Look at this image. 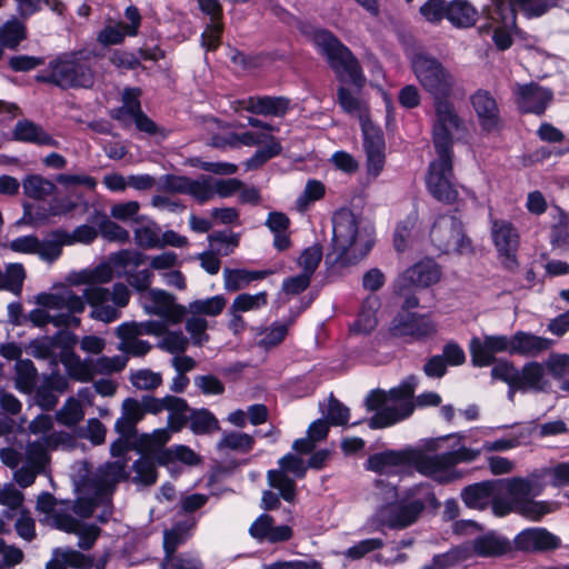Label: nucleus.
Wrapping results in <instances>:
<instances>
[{
	"mask_svg": "<svg viewBox=\"0 0 569 569\" xmlns=\"http://www.w3.org/2000/svg\"><path fill=\"white\" fill-rule=\"evenodd\" d=\"M27 32L23 23L11 19L0 27V46L14 49L26 39Z\"/></svg>",
	"mask_w": 569,
	"mask_h": 569,
	"instance_id": "obj_45",
	"label": "nucleus"
},
{
	"mask_svg": "<svg viewBox=\"0 0 569 569\" xmlns=\"http://www.w3.org/2000/svg\"><path fill=\"white\" fill-rule=\"evenodd\" d=\"M264 148L258 150L252 158L246 161L244 166L247 170L260 168L270 158L281 152V146L273 137L264 142Z\"/></svg>",
	"mask_w": 569,
	"mask_h": 569,
	"instance_id": "obj_55",
	"label": "nucleus"
},
{
	"mask_svg": "<svg viewBox=\"0 0 569 569\" xmlns=\"http://www.w3.org/2000/svg\"><path fill=\"white\" fill-rule=\"evenodd\" d=\"M408 458L418 472L438 482L447 483L461 478V473L452 469L447 452L430 455L423 450H409Z\"/></svg>",
	"mask_w": 569,
	"mask_h": 569,
	"instance_id": "obj_9",
	"label": "nucleus"
},
{
	"mask_svg": "<svg viewBox=\"0 0 569 569\" xmlns=\"http://www.w3.org/2000/svg\"><path fill=\"white\" fill-rule=\"evenodd\" d=\"M192 525L177 523L169 530L164 531L163 547L166 551V560H172L177 547L186 540Z\"/></svg>",
	"mask_w": 569,
	"mask_h": 569,
	"instance_id": "obj_48",
	"label": "nucleus"
},
{
	"mask_svg": "<svg viewBox=\"0 0 569 569\" xmlns=\"http://www.w3.org/2000/svg\"><path fill=\"white\" fill-rule=\"evenodd\" d=\"M201 177L191 179L187 176L167 174L161 178L160 189L164 192L183 193L200 202Z\"/></svg>",
	"mask_w": 569,
	"mask_h": 569,
	"instance_id": "obj_34",
	"label": "nucleus"
},
{
	"mask_svg": "<svg viewBox=\"0 0 569 569\" xmlns=\"http://www.w3.org/2000/svg\"><path fill=\"white\" fill-rule=\"evenodd\" d=\"M543 377V368L538 362H530L522 368L519 373V381H517V389L538 388L540 380Z\"/></svg>",
	"mask_w": 569,
	"mask_h": 569,
	"instance_id": "obj_61",
	"label": "nucleus"
},
{
	"mask_svg": "<svg viewBox=\"0 0 569 569\" xmlns=\"http://www.w3.org/2000/svg\"><path fill=\"white\" fill-rule=\"evenodd\" d=\"M117 338L120 340L118 350L126 356L144 357L150 352L152 346L140 337L143 332L136 321L123 322L116 328Z\"/></svg>",
	"mask_w": 569,
	"mask_h": 569,
	"instance_id": "obj_20",
	"label": "nucleus"
},
{
	"mask_svg": "<svg viewBox=\"0 0 569 569\" xmlns=\"http://www.w3.org/2000/svg\"><path fill=\"white\" fill-rule=\"evenodd\" d=\"M288 335V327L286 325H274L262 329L259 332L258 347L263 350H270L279 346Z\"/></svg>",
	"mask_w": 569,
	"mask_h": 569,
	"instance_id": "obj_50",
	"label": "nucleus"
},
{
	"mask_svg": "<svg viewBox=\"0 0 569 569\" xmlns=\"http://www.w3.org/2000/svg\"><path fill=\"white\" fill-rule=\"evenodd\" d=\"M516 511L528 519L537 521L543 516L550 513L552 511V507L547 501H538L531 497L529 500L519 505L516 508Z\"/></svg>",
	"mask_w": 569,
	"mask_h": 569,
	"instance_id": "obj_60",
	"label": "nucleus"
},
{
	"mask_svg": "<svg viewBox=\"0 0 569 569\" xmlns=\"http://www.w3.org/2000/svg\"><path fill=\"white\" fill-rule=\"evenodd\" d=\"M53 556L59 557L64 566L74 569H90L93 566V558L73 549H56Z\"/></svg>",
	"mask_w": 569,
	"mask_h": 569,
	"instance_id": "obj_54",
	"label": "nucleus"
},
{
	"mask_svg": "<svg viewBox=\"0 0 569 569\" xmlns=\"http://www.w3.org/2000/svg\"><path fill=\"white\" fill-rule=\"evenodd\" d=\"M139 91L127 90L126 91V106L130 112V117L133 118L137 128L148 134H160L166 137V131L159 128L150 118L144 114L140 109V102L137 99Z\"/></svg>",
	"mask_w": 569,
	"mask_h": 569,
	"instance_id": "obj_35",
	"label": "nucleus"
},
{
	"mask_svg": "<svg viewBox=\"0 0 569 569\" xmlns=\"http://www.w3.org/2000/svg\"><path fill=\"white\" fill-rule=\"evenodd\" d=\"M473 551L482 557H497L511 550V543L493 533L485 535L473 540Z\"/></svg>",
	"mask_w": 569,
	"mask_h": 569,
	"instance_id": "obj_36",
	"label": "nucleus"
},
{
	"mask_svg": "<svg viewBox=\"0 0 569 569\" xmlns=\"http://www.w3.org/2000/svg\"><path fill=\"white\" fill-rule=\"evenodd\" d=\"M279 469L268 471V483L279 491L282 499L293 503L296 501V482L288 473L302 478L306 475L307 467L302 458L291 453L279 460Z\"/></svg>",
	"mask_w": 569,
	"mask_h": 569,
	"instance_id": "obj_10",
	"label": "nucleus"
},
{
	"mask_svg": "<svg viewBox=\"0 0 569 569\" xmlns=\"http://www.w3.org/2000/svg\"><path fill=\"white\" fill-rule=\"evenodd\" d=\"M471 101L481 128L488 132L497 130L500 114L495 98L488 91L479 90L472 96Z\"/></svg>",
	"mask_w": 569,
	"mask_h": 569,
	"instance_id": "obj_26",
	"label": "nucleus"
},
{
	"mask_svg": "<svg viewBox=\"0 0 569 569\" xmlns=\"http://www.w3.org/2000/svg\"><path fill=\"white\" fill-rule=\"evenodd\" d=\"M130 381L140 390H153L161 385L162 377L149 369H141L131 375Z\"/></svg>",
	"mask_w": 569,
	"mask_h": 569,
	"instance_id": "obj_63",
	"label": "nucleus"
},
{
	"mask_svg": "<svg viewBox=\"0 0 569 569\" xmlns=\"http://www.w3.org/2000/svg\"><path fill=\"white\" fill-rule=\"evenodd\" d=\"M390 332L393 337L412 336L416 338L429 337L436 332L435 325L423 317L399 316L391 323Z\"/></svg>",
	"mask_w": 569,
	"mask_h": 569,
	"instance_id": "obj_27",
	"label": "nucleus"
},
{
	"mask_svg": "<svg viewBox=\"0 0 569 569\" xmlns=\"http://www.w3.org/2000/svg\"><path fill=\"white\" fill-rule=\"evenodd\" d=\"M114 277L113 268L109 260L99 263L94 268L84 269L73 273L69 278V282L73 286L87 284L83 290V297L88 305L92 308L91 318L110 323L120 318L118 310L108 305L110 290L100 284L109 283Z\"/></svg>",
	"mask_w": 569,
	"mask_h": 569,
	"instance_id": "obj_3",
	"label": "nucleus"
},
{
	"mask_svg": "<svg viewBox=\"0 0 569 569\" xmlns=\"http://www.w3.org/2000/svg\"><path fill=\"white\" fill-rule=\"evenodd\" d=\"M254 443L252 436L243 432H228L223 435L219 442L220 449H231L241 452H248Z\"/></svg>",
	"mask_w": 569,
	"mask_h": 569,
	"instance_id": "obj_56",
	"label": "nucleus"
},
{
	"mask_svg": "<svg viewBox=\"0 0 569 569\" xmlns=\"http://www.w3.org/2000/svg\"><path fill=\"white\" fill-rule=\"evenodd\" d=\"M223 278L226 290L234 292L248 286L251 281L254 280L256 277L246 270L226 269L223 272Z\"/></svg>",
	"mask_w": 569,
	"mask_h": 569,
	"instance_id": "obj_62",
	"label": "nucleus"
},
{
	"mask_svg": "<svg viewBox=\"0 0 569 569\" xmlns=\"http://www.w3.org/2000/svg\"><path fill=\"white\" fill-rule=\"evenodd\" d=\"M93 362L94 375H110L121 371L128 362L127 356L101 357Z\"/></svg>",
	"mask_w": 569,
	"mask_h": 569,
	"instance_id": "obj_64",
	"label": "nucleus"
},
{
	"mask_svg": "<svg viewBox=\"0 0 569 569\" xmlns=\"http://www.w3.org/2000/svg\"><path fill=\"white\" fill-rule=\"evenodd\" d=\"M71 441L69 433L64 431H54L49 433L42 440H37L27 443L24 449L26 465L43 472L50 462L49 450L57 449L61 445H67Z\"/></svg>",
	"mask_w": 569,
	"mask_h": 569,
	"instance_id": "obj_13",
	"label": "nucleus"
},
{
	"mask_svg": "<svg viewBox=\"0 0 569 569\" xmlns=\"http://www.w3.org/2000/svg\"><path fill=\"white\" fill-rule=\"evenodd\" d=\"M267 303V293L259 292L257 295L241 293L239 295L231 306V311L236 312H248L257 310Z\"/></svg>",
	"mask_w": 569,
	"mask_h": 569,
	"instance_id": "obj_58",
	"label": "nucleus"
},
{
	"mask_svg": "<svg viewBox=\"0 0 569 569\" xmlns=\"http://www.w3.org/2000/svg\"><path fill=\"white\" fill-rule=\"evenodd\" d=\"M425 505L415 500L407 505L386 506L378 511V519L390 528H405L417 520Z\"/></svg>",
	"mask_w": 569,
	"mask_h": 569,
	"instance_id": "obj_22",
	"label": "nucleus"
},
{
	"mask_svg": "<svg viewBox=\"0 0 569 569\" xmlns=\"http://www.w3.org/2000/svg\"><path fill=\"white\" fill-rule=\"evenodd\" d=\"M249 533L257 540H266L270 543L288 541L293 536L291 527L286 525L274 526L273 518L269 515L258 517L250 526Z\"/></svg>",
	"mask_w": 569,
	"mask_h": 569,
	"instance_id": "obj_25",
	"label": "nucleus"
},
{
	"mask_svg": "<svg viewBox=\"0 0 569 569\" xmlns=\"http://www.w3.org/2000/svg\"><path fill=\"white\" fill-rule=\"evenodd\" d=\"M509 338L505 336L476 337L470 342L471 360L475 366L486 367L495 362V353L509 352Z\"/></svg>",
	"mask_w": 569,
	"mask_h": 569,
	"instance_id": "obj_19",
	"label": "nucleus"
},
{
	"mask_svg": "<svg viewBox=\"0 0 569 569\" xmlns=\"http://www.w3.org/2000/svg\"><path fill=\"white\" fill-rule=\"evenodd\" d=\"M157 347L171 355L183 353L189 347V339L182 331L169 330L162 339L159 340Z\"/></svg>",
	"mask_w": 569,
	"mask_h": 569,
	"instance_id": "obj_52",
	"label": "nucleus"
},
{
	"mask_svg": "<svg viewBox=\"0 0 569 569\" xmlns=\"http://www.w3.org/2000/svg\"><path fill=\"white\" fill-rule=\"evenodd\" d=\"M476 9L465 0H456L448 4L447 19L460 28H468L477 21Z\"/></svg>",
	"mask_w": 569,
	"mask_h": 569,
	"instance_id": "obj_40",
	"label": "nucleus"
},
{
	"mask_svg": "<svg viewBox=\"0 0 569 569\" xmlns=\"http://www.w3.org/2000/svg\"><path fill=\"white\" fill-rule=\"evenodd\" d=\"M22 187L28 197L38 200H42L51 196L57 189L52 181L36 174L27 177Z\"/></svg>",
	"mask_w": 569,
	"mask_h": 569,
	"instance_id": "obj_46",
	"label": "nucleus"
},
{
	"mask_svg": "<svg viewBox=\"0 0 569 569\" xmlns=\"http://www.w3.org/2000/svg\"><path fill=\"white\" fill-rule=\"evenodd\" d=\"M509 353H518L527 357H536L548 350L551 346L549 339L538 337L525 331H518L509 339Z\"/></svg>",
	"mask_w": 569,
	"mask_h": 569,
	"instance_id": "obj_30",
	"label": "nucleus"
},
{
	"mask_svg": "<svg viewBox=\"0 0 569 569\" xmlns=\"http://www.w3.org/2000/svg\"><path fill=\"white\" fill-rule=\"evenodd\" d=\"M242 188V181L237 178L214 179L210 176H201L200 202L211 201L216 196L229 198Z\"/></svg>",
	"mask_w": 569,
	"mask_h": 569,
	"instance_id": "obj_28",
	"label": "nucleus"
},
{
	"mask_svg": "<svg viewBox=\"0 0 569 569\" xmlns=\"http://www.w3.org/2000/svg\"><path fill=\"white\" fill-rule=\"evenodd\" d=\"M44 81L68 88H90L94 82L93 72L86 60H59L51 64V73Z\"/></svg>",
	"mask_w": 569,
	"mask_h": 569,
	"instance_id": "obj_8",
	"label": "nucleus"
},
{
	"mask_svg": "<svg viewBox=\"0 0 569 569\" xmlns=\"http://www.w3.org/2000/svg\"><path fill=\"white\" fill-rule=\"evenodd\" d=\"M551 97L550 91L536 83L517 87V104L523 112L542 113Z\"/></svg>",
	"mask_w": 569,
	"mask_h": 569,
	"instance_id": "obj_24",
	"label": "nucleus"
},
{
	"mask_svg": "<svg viewBox=\"0 0 569 569\" xmlns=\"http://www.w3.org/2000/svg\"><path fill=\"white\" fill-rule=\"evenodd\" d=\"M226 299L216 296L206 300H196L189 305V310L196 315L218 316L226 307Z\"/></svg>",
	"mask_w": 569,
	"mask_h": 569,
	"instance_id": "obj_57",
	"label": "nucleus"
},
{
	"mask_svg": "<svg viewBox=\"0 0 569 569\" xmlns=\"http://www.w3.org/2000/svg\"><path fill=\"white\" fill-rule=\"evenodd\" d=\"M7 247L13 252L38 254L48 262L54 261L61 254L52 236L47 241H41L36 236H24L10 241Z\"/></svg>",
	"mask_w": 569,
	"mask_h": 569,
	"instance_id": "obj_23",
	"label": "nucleus"
},
{
	"mask_svg": "<svg viewBox=\"0 0 569 569\" xmlns=\"http://www.w3.org/2000/svg\"><path fill=\"white\" fill-rule=\"evenodd\" d=\"M147 297L152 302V306L144 307L147 313L161 317L168 323L178 325L187 315V309L178 305L174 297L164 290H149Z\"/></svg>",
	"mask_w": 569,
	"mask_h": 569,
	"instance_id": "obj_17",
	"label": "nucleus"
},
{
	"mask_svg": "<svg viewBox=\"0 0 569 569\" xmlns=\"http://www.w3.org/2000/svg\"><path fill=\"white\" fill-rule=\"evenodd\" d=\"M128 23L116 22L106 26L98 34V41L104 46L118 44L123 39L134 37L141 23V14L136 7H129L126 10Z\"/></svg>",
	"mask_w": 569,
	"mask_h": 569,
	"instance_id": "obj_21",
	"label": "nucleus"
},
{
	"mask_svg": "<svg viewBox=\"0 0 569 569\" xmlns=\"http://www.w3.org/2000/svg\"><path fill=\"white\" fill-rule=\"evenodd\" d=\"M332 224V248L341 263H356L371 250L375 243L371 229L361 226V221L350 210L336 211Z\"/></svg>",
	"mask_w": 569,
	"mask_h": 569,
	"instance_id": "obj_2",
	"label": "nucleus"
},
{
	"mask_svg": "<svg viewBox=\"0 0 569 569\" xmlns=\"http://www.w3.org/2000/svg\"><path fill=\"white\" fill-rule=\"evenodd\" d=\"M98 226L102 238L108 241L127 243L130 239L129 231L111 221L106 214H101V220L98 222Z\"/></svg>",
	"mask_w": 569,
	"mask_h": 569,
	"instance_id": "obj_51",
	"label": "nucleus"
},
{
	"mask_svg": "<svg viewBox=\"0 0 569 569\" xmlns=\"http://www.w3.org/2000/svg\"><path fill=\"white\" fill-rule=\"evenodd\" d=\"M430 237L433 244L445 253L461 252L468 244L460 221L450 216L436 220Z\"/></svg>",
	"mask_w": 569,
	"mask_h": 569,
	"instance_id": "obj_12",
	"label": "nucleus"
},
{
	"mask_svg": "<svg viewBox=\"0 0 569 569\" xmlns=\"http://www.w3.org/2000/svg\"><path fill=\"white\" fill-rule=\"evenodd\" d=\"M157 459L161 465H168L174 460H179L188 466H196L201 461L200 457L186 446H177L172 449H167L160 452Z\"/></svg>",
	"mask_w": 569,
	"mask_h": 569,
	"instance_id": "obj_47",
	"label": "nucleus"
},
{
	"mask_svg": "<svg viewBox=\"0 0 569 569\" xmlns=\"http://www.w3.org/2000/svg\"><path fill=\"white\" fill-rule=\"evenodd\" d=\"M547 470H538L531 472L528 477H511L503 481V487L508 496L515 501L516 508L529 500L531 497L538 496L545 489L543 479Z\"/></svg>",
	"mask_w": 569,
	"mask_h": 569,
	"instance_id": "obj_16",
	"label": "nucleus"
},
{
	"mask_svg": "<svg viewBox=\"0 0 569 569\" xmlns=\"http://www.w3.org/2000/svg\"><path fill=\"white\" fill-rule=\"evenodd\" d=\"M84 417L82 406L79 400L69 398L63 407L56 413L58 422L66 427H73L78 425Z\"/></svg>",
	"mask_w": 569,
	"mask_h": 569,
	"instance_id": "obj_49",
	"label": "nucleus"
},
{
	"mask_svg": "<svg viewBox=\"0 0 569 569\" xmlns=\"http://www.w3.org/2000/svg\"><path fill=\"white\" fill-rule=\"evenodd\" d=\"M121 417L116 422V430L126 438H132L136 435V425L144 417L143 408L139 400L128 398L121 407Z\"/></svg>",
	"mask_w": 569,
	"mask_h": 569,
	"instance_id": "obj_32",
	"label": "nucleus"
},
{
	"mask_svg": "<svg viewBox=\"0 0 569 569\" xmlns=\"http://www.w3.org/2000/svg\"><path fill=\"white\" fill-rule=\"evenodd\" d=\"M24 279V267L21 263H9L4 271L0 270V290H9L18 295Z\"/></svg>",
	"mask_w": 569,
	"mask_h": 569,
	"instance_id": "obj_44",
	"label": "nucleus"
},
{
	"mask_svg": "<svg viewBox=\"0 0 569 569\" xmlns=\"http://www.w3.org/2000/svg\"><path fill=\"white\" fill-rule=\"evenodd\" d=\"M492 493V485L490 482H480L468 486L462 491V500L465 503L475 509H483Z\"/></svg>",
	"mask_w": 569,
	"mask_h": 569,
	"instance_id": "obj_43",
	"label": "nucleus"
},
{
	"mask_svg": "<svg viewBox=\"0 0 569 569\" xmlns=\"http://www.w3.org/2000/svg\"><path fill=\"white\" fill-rule=\"evenodd\" d=\"M413 389L403 385L390 391L377 390L371 392L366 406L377 413L370 420L371 428H385L407 418L413 411Z\"/></svg>",
	"mask_w": 569,
	"mask_h": 569,
	"instance_id": "obj_4",
	"label": "nucleus"
},
{
	"mask_svg": "<svg viewBox=\"0 0 569 569\" xmlns=\"http://www.w3.org/2000/svg\"><path fill=\"white\" fill-rule=\"evenodd\" d=\"M376 306V300L367 301L359 315L358 320L353 325V330L356 332L368 335L375 330L377 327Z\"/></svg>",
	"mask_w": 569,
	"mask_h": 569,
	"instance_id": "obj_59",
	"label": "nucleus"
},
{
	"mask_svg": "<svg viewBox=\"0 0 569 569\" xmlns=\"http://www.w3.org/2000/svg\"><path fill=\"white\" fill-rule=\"evenodd\" d=\"M440 279L439 266L432 259H425L408 268L397 280L395 291L405 298L403 307L411 309L418 306V299L411 295L415 288L429 287Z\"/></svg>",
	"mask_w": 569,
	"mask_h": 569,
	"instance_id": "obj_7",
	"label": "nucleus"
},
{
	"mask_svg": "<svg viewBox=\"0 0 569 569\" xmlns=\"http://www.w3.org/2000/svg\"><path fill=\"white\" fill-rule=\"evenodd\" d=\"M313 42L327 57L330 67L342 82L338 91L341 108L360 121L362 132L375 128L369 119L366 103L355 92L346 88V84H353L360 89L363 84L365 78L358 60L347 47L327 30L315 31Z\"/></svg>",
	"mask_w": 569,
	"mask_h": 569,
	"instance_id": "obj_1",
	"label": "nucleus"
},
{
	"mask_svg": "<svg viewBox=\"0 0 569 569\" xmlns=\"http://www.w3.org/2000/svg\"><path fill=\"white\" fill-rule=\"evenodd\" d=\"M409 450L402 452L387 451L376 453L368 460L370 470L379 473H390L393 468L409 463Z\"/></svg>",
	"mask_w": 569,
	"mask_h": 569,
	"instance_id": "obj_37",
	"label": "nucleus"
},
{
	"mask_svg": "<svg viewBox=\"0 0 569 569\" xmlns=\"http://www.w3.org/2000/svg\"><path fill=\"white\" fill-rule=\"evenodd\" d=\"M14 138L20 141L34 142L42 146L57 147L58 142L37 124L29 121L19 122L13 131Z\"/></svg>",
	"mask_w": 569,
	"mask_h": 569,
	"instance_id": "obj_39",
	"label": "nucleus"
},
{
	"mask_svg": "<svg viewBox=\"0 0 569 569\" xmlns=\"http://www.w3.org/2000/svg\"><path fill=\"white\" fill-rule=\"evenodd\" d=\"M211 248L217 254L228 256L239 244V233L214 232L208 237Z\"/></svg>",
	"mask_w": 569,
	"mask_h": 569,
	"instance_id": "obj_53",
	"label": "nucleus"
},
{
	"mask_svg": "<svg viewBox=\"0 0 569 569\" xmlns=\"http://www.w3.org/2000/svg\"><path fill=\"white\" fill-rule=\"evenodd\" d=\"M511 10L509 16H502L503 27L511 29L516 27V12L518 10L525 12L528 17H539L548 11L549 8L556 7L558 0H509Z\"/></svg>",
	"mask_w": 569,
	"mask_h": 569,
	"instance_id": "obj_31",
	"label": "nucleus"
},
{
	"mask_svg": "<svg viewBox=\"0 0 569 569\" xmlns=\"http://www.w3.org/2000/svg\"><path fill=\"white\" fill-rule=\"evenodd\" d=\"M491 236L498 252L505 259V266H516L520 237L513 224L506 220H496L492 222Z\"/></svg>",
	"mask_w": 569,
	"mask_h": 569,
	"instance_id": "obj_14",
	"label": "nucleus"
},
{
	"mask_svg": "<svg viewBox=\"0 0 569 569\" xmlns=\"http://www.w3.org/2000/svg\"><path fill=\"white\" fill-rule=\"evenodd\" d=\"M126 467V460L104 463L87 483L88 491H92L97 498L111 493L119 481L128 479Z\"/></svg>",
	"mask_w": 569,
	"mask_h": 569,
	"instance_id": "obj_15",
	"label": "nucleus"
},
{
	"mask_svg": "<svg viewBox=\"0 0 569 569\" xmlns=\"http://www.w3.org/2000/svg\"><path fill=\"white\" fill-rule=\"evenodd\" d=\"M56 244L59 250L63 246H71L76 242L91 243L98 237V230L91 226L82 224L76 228L71 233L64 230H56L52 232Z\"/></svg>",
	"mask_w": 569,
	"mask_h": 569,
	"instance_id": "obj_38",
	"label": "nucleus"
},
{
	"mask_svg": "<svg viewBox=\"0 0 569 569\" xmlns=\"http://www.w3.org/2000/svg\"><path fill=\"white\" fill-rule=\"evenodd\" d=\"M363 136L368 172L377 177L385 166V141L382 134L376 128L363 131Z\"/></svg>",
	"mask_w": 569,
	"mask_h": 569,
	"instance_id": "obj_29",
	"label": "nucleus"
},
{
	"mask_svg": "<svg viewBox=\"0 0 569 569\" xmlns=\"http://www.w3.org/2000/svg\"><path fill=\"white\" fill-rule=\"evenodd\" d=\"M412 70L421 87L433 98V102L451 96L453 77L435 57L416 54L412 59Z\"/></svg>",
	"mask_w": 569,
	"mask_h": 569,
	"instance_id": "obj_5",
	"label": "nucleus"
},
{
	"mask_svg": "<svg viewBox=\"0 0 569 569\" xmlns=\"http://www.w3.org/2000/svg\"><path fill=\"white\" fill-rule=\"evenodd\" d=\"M518 550L526 552H548L558 549L561 540L545 528H530L521 531L515 538Z\"/></svg>",
	"mask_w": 569,
	"mask_h": 569,
	"instance_id": "obj_18",
	"label": "nucleus"
},
{
	"mask_svg": "<svg viewBox=\"0 0 569 569\" xmlns=\"http://www.w3.org/2000/svg\"><path fill=\"white\" fill-rule=\"evenodd\" d=\"M451 176V153L438 154V159L430 164L427 183L430 192L447 203H453L458 198V192L450 181Z\"/></svg>",
	"mask_w": 569,
	"mask_h": 569,
	"instance_id": "obj_11",
	"label": "nucleus"
},
{
	"mask_svg": "<svg viewBox=\"0 0 569 569\" xmlns=\"http://www.w3.org/2000/svg\"><path fill=\"white\" fill-rule=\"evenodd\" d=\"M432 142L437 154L451 153L456 133L462 129L463 121L449 99L433 102Z\"/></svg>",
	"mask_w": 569,
	"mask_h": 569,
	"instance_id": "obj_6",
	"label": "nucleus"
},
{
	"mask_svg": "<svg viewBox=\"0 0 569 569\" xmlns=\"http://www.w3.org/2000/svg\"><path fill=\"white\" fill-rule=\"evenodd\" d=\"M14 385L18 390L30 393L37 383V369L31 360H18L14 365Z\"/></svg>",
	"mask_w": 569,
	"mask_h": 569,
	"instance_id": "obj_42",
	"label": "nucleus"
},
{
	"mask_svg": "<svg viewBox=\"0 0 569 569\" xmlns=\"http://www.w3.org/2000/svg\"><path fill=\"white\" fill-rule=\"evenodd\" d=\"M242 104L247 111L274 117H282L289 109V100L283 97L249 98Z\"/></svg>",
	"mask_w": 569,
	"mask_h": 569,
	"instance_id": "obj_33",
	"label": "nucleus"
},
{
	"mask_svg": "<svg viewBox=\"0 0 569 569\" xmlns=\"http://www.w3.org/2000/svg\"><path fill=\"white\" fill-rule=\"evenodd\" d=\"M161 229L154 221L139 224L133 230L134 243L141 249H161Z\"/></svg>",
	"mask_w": 569,
	"mask_h": 569,
	"instance_id": "obj_41",
	"label": "nucleus"
}]
</instances>
